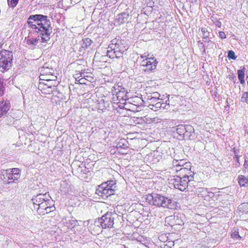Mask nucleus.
Listing matches in <instances>:
<instances>
[{"instance_id": "20e7f679", "label": "nucleus", "mask_w": 248, "mask_h": 248, "mask_svg": "<svg viewBox=\"0 0 248 248\" xmlns=\"http://www.w3.org/2000/svg\"><path fill=\"white\" fill-rule=\"evenodd\" d=\"M122 218V216H118L116 213L107 212L101 217L95 220L94 224L97 227H101L103 229L112 228L114 224V220L115 218Z\"/></svg>"}, {"instance_id": "423d86ee", "label": "nucleus", "mask_w": 248, "mask_h": 248, "mask_svg": "<svg viewBox=\"0 0 248 248\" xmlns=\"http://www.w3.org/2000/svg\"><path fill=\"white\" fill-rule=\"evenodd\" d=\"M0 57V71L4 72L11 67L13 54L11 51L1 49Z\"/></svg>"}, {"instance_id": "c9c22d12", "label": "nucleus", "mask_w": 248, "mask_h": 248, "mask_svg": "<svg viewBox=\"0 0 248 248\" xmlns=\"http://www.w3.org/2000/svg\"><path fill=\"white\" fill-rule=\"evenodd\" d=\"M241 101L248 104V92H244L241 97Z\"/></svg>"}, {"instance_id": "a878e982", "label": "nucleus", "mask_w": 248, "mask_h": 248, "mask_svg": "<svg viewBox=\"0 0 248 248\" xmlns=\"http://www.w3.org/2000/svg\"><path fill=\"white\" fill-rule=\"evenodd\" d=\"M175 128V130L178 135L182 139L185 138V131L186 130V125L180 124L177 126Z\"/></svg>"}, {"instance_id": "b1692460", "label": "nucleus", "mask_w": 248, "mask_h": 248, "mask_svg": "<svg viewBox=\"0 0 248 248\" xmlns=\"http://www.w3.org/2000/svg\"><path fill=\"white\" fill-rule=\"evenodd\" d=\"M60 190L63 194H66L70 192L72 189L66 181H62L61 183Z\"/></svg>"}, {"instance_id": "7ed1b4c3", "label": "nucleus", "mask_w": 248, "mask_h": 248, "mask_svg": "<svg viewBox=\"0 0 248 248\" xmlns=\"http://www.w3.org/2000/svg\"><path fill=\"white\" fill-rule=\"evenodd\" d=\"M127 48L124 40L114 38L111 41L108 46L107 55L110 59H120L123 57Z\"/></svg>"}, {"instance_id": "412c9836", "label": "nucleus", "mask_w": 248, "mask_h": 248, "mask_svg": "<svg viewBox=\"0 0 248 248\" xmlns=\"http://www.w3.org/2000/svg\"><path fill=\"white\" fill-rule=\"evenodd\" d=\"M195 130L192 126L189 124H186V130L185 131V138L186 139H192L194 137Z\"/></svg>"}, {"instance_id": "7c9ffc66", "label": "nucleus", "mask_w": 248, "mask_h": 248, "mask_svg": "<svg viewBox=\"0 0 248 248\" xmlns=\"http://www.w3.org/2000/svg\"><path fill=\"white\" fill-rule=\"evenodd\" d=\"M160 94L157 92H153L147 94L144 98H155L156 99H161L160 98Z\"/></svg>"}, {"instance_id": "79ce46f5", "label": "nucleus", "mask_w": 248, "mask_h": 248, "mask_svg": "<svg viewBox=\"0 0 248 248\" xmlns=\"http://www.w3.org/2000/svg\"><path fill=\"white\" fill-rule=\"evenodd\" d=\"M198 44L199 46H202V47H204V44L202 42H201L200 41L198 42Z\"/></svg>"}, {"instance_id": "8fccbe9b", "label": "nucleus", "mask_w": 248, "mask_h": 248, "mask_svg": "<svg viewBox=\"0 0 248 248\" xmlns=\"http://www.w3.org/2000/svg\"><path fill=\"white\" fill-rule=\"evenodd\" d=\"M1 46H2V44H1L0 43V48L1 47Z\"/></svg>"}, {"instance_id": "f8f14e48", "label": "nucleus", "mask_w": 248, "mask_h": 248, "mask_svg": "<svg viewBox=\"0 0 248 248\" xmlns=\"http://www.w3.org/2000/svg\"><path fill=\"white\" fill-rule=\"evenodd\" d=\"M39 24L38 14L31 15L28 17L27 21L28 28L31 29V31L36 33L37 35Z\"/></svg>"}, {"instance_id": "f704fd0d", "label": "nucleus", "mask_w": 248, "mask_h": 248, "mask_svg": "<svg viewBox=\"0 0 248 248\" xmlns=\"http://www.w3.org/2000/svg\"><path fill=\"white\" fill-rule=\"evenodd\" d=\"M19 0H7L8 5L10 7L14 8L17 5Z\"/></svg>"}, {"instance_id": "0eeeda50", "label": "nucleus", "mask_w": 248, "mask_h": 248, "mask_svg": "<svg viewBox=\"0 0 248 248\" xmlns=\"http://www.w3.org/2000/svg\"><path fill=\"white\" fill-rule=\"evenodd\" d=\"M148 104V107L151 109L156 111L159 109H168L170 108L169 97L165 103L163 102L162 99H156L155 98H145Z\"/></svg>"}, {"instance_id": "9b49d317", "label": "nucleus", "mask_w": 248, "mask_h": 248, "mask_svg": "<svg viewBox=\"0 0 248 248\" xmlns=\"http://www.w3.org/2000/svg\"><path fill=\"white\" fill-rule=\"evenodd\" d=\"M114 189L107 187L105 184H101L96 190V193L101 196L103 199H106L114 194Z\"/></svg>"}, {"instance_id": "cd10ccee", "label": "nucleus", "mask_w": 248, "mask_h": 248, "mask_svg": "<svg viewBox=\"0 0 248 248\" xmlns=\"http://www.w3.org/2000/svg\"><path fill=\"white\" fill-rule=\"evenodd\" d=\"M245 70V67H243L242 69L238 70L237 71L238 78L241 84H243L245 83L244 77Z\"/></svg>"}, {"instance_id": "a18cd8bd", "label": "nucleus", "mask_w": 248, "mask_h": 248, "mask_svg": "<svg viewBox=\"0 0 248 248\" xmlns=\"http://www.w3.org/2000/svg\"><path fill=\"white\" fill-rule=\"evenodd\" d=\"M235 157L236 158V160L238 162H239V157L238 155H235Z\"/></svg>"}, {"instance_id": "58836bf2", "label": "nucleus", "mask_w": 248, "mask_h": 248, "mask_svg": "<svg viewBox=\"0 0 248 248\" xmlns=\"http://www.w3.org/2000/svg\"><path fill=\"white\" fill-rule=\"evenodd\" d=\"M4 87L2 82H0V95H2L4 94Z\"/></svg>"}, {"instance_id": "6e6552de", "label": "nucleus", "mask_w": 248, "mask_h": 248, "mask_svg": "<svg viewBox=\"0 0 248 248\" xmlns=\"http://www.w3.org/2000/svg\"><path fill=\"white\" fill-rule=\"evenodd\" d=\"M1 179L5 183H10L18 180L20 177V170L18 168L4 170L2 171Z\"/></svg>"}, {"instance_id": "49530a36", "label": "nucleus", "mask_w": 248, "mask_h": 248, "mask_svg": "<svg viewBox=\"0 0 248 248\" xmlns=\"http://www.w3.org/2000/svg\"><path fill=\"white\" fill-rule=\"evenodd\" d=\"M99 109H101L102 110H104V109H105L106 108H101V106H99Z\"/></svg>"}, {"instance_id": "ea45409f", "label": "nucleus", "mask_w": 248, "mask_h": 248, "mask_svg": "<svg viewBox=\"0 0 248 248\" xmlns=\"http://www.w3.org/2000/svg\"><path fill=\"white\" fill-rule=\"evenodd\" d=\"M219 37L222 39H225L226 37L225 32L222 31H220L219 32Z\"/></svg>"}, {"instance_id": "72a5a7b5", "label": "nucleus", "mask_w": 248, "mask_h": 248, "mask_svg": "<svg viewBox=\"0 0 248 248\" xmlns=\"http://www.w3.org/2000/svg\"><path fill=\"white\" fill-rule=\"evenodd\" d=\"M228 58L229 59H232V60H236L237 58V57L236 56L234 52L232 50H229L228 52Z\"/></svg>"}, {"instance_id": "473e14b6", "label": "nucleus", "mask_w": 248, "mask_h": 248, "mask_svg": "<svg viewBox=\"0 0 248 248\" xmlns=\"http://www.w3.org/2000/svg\"><path fill=\"white\" fill-rule=\"evenodd\" d=\"M103 184H105L106 185H107V187L111 188V189H113L114 192L115 191L116 182L115 181L109 180V181H108L106 182L103 183Z\"/></svg>"}, {"instance_id": "39448f33", "label": "nucleus", "mask_w": 248, "mask_h": 248, "mask_svg": "<svg viewBox=\"0 0 248 248\" xmlns=\"http://www.w3.org/2000/svg\"><path fill=\"white\" fill-rule=\"evenodd\" d=\"M195 183L194 180L187 179L186 177H178L171 179L170 183L173 185L175 188L178 189L181 191L185 190L193 191L192 186Z\"/></svg>"}, {"instance_id": "c756f323", "label": "nucleus", "mask_w": 248, "mask_h": 248, "mask_svg": "<svg viewBox=\"0 0 248 248\" xmlns=\"http://www.w3.org/2000/svg\"><path fill=\"white\" fill-rule=\"evenodd\" d=\"M67 227L69 229H72L78 225V220L73 219V218L72 217L71 219H69L68 220V221L67 222Z\"/></svg>"}, {"instance_id": "ddd939ff", "label": "nucleus", "mask_w": 248, "mask_h": 248, "mask_svg": "<svg viewBox=\"0 0 248 248\" xmlns=\"http://www.w3.org/2000/svg\"><path fill=\"white\" fill-rule=\"evenodd\" d=\"M49 202H53V201L46 197L42 203H40V205L38 207H35V209H36L40 213L43 214L50 213L53 211L55 207L50 206V204H49V206H47V203H49Z\"/></svg>"}, {"instance_id": "f3484780", "label": "nucleus", "mask_w": 248, "mask_h": 248, "mask_svg": "<svg viewBox=\"0 0 248 248\" xmlns=\"http://www.w3.org/2000/svg\"><path fill=\"white\" fill-rule=\"evenodd\" d=\"M143 102V100L141 98L138 96H135L133 98H128L125 105H127L128 104H131L132 106L130 107L131 108L134 109L135 108V107H136V108L140 107L142 105Z\"/></svg>"}, {"instance_id": "c03bdc74", "label": "nucleus", "mask_w": 248, "mask_h": 248, "mask_svg": "<svg viewBox=\"0 0 248 248\" xmlns=\"http://www.w3.org/2000/svg\"><path fill=\"white\" fill-rule=\"evenodd\" d=\"M148 56H149V55H148L147 56H146V55H141L140 56V58H141V59H144V58H145V59H146V58H148Z\"/></svg>"}, {"instance_id": "4c0bfd02", "label": "nucleus", "mask_w": 248, "mask_h": 248, "mask_svg": "<svg viewBox=\"0 0 248 248\" xmlns=\"http://www.w3.org/2000/svg\"><path fill=\"white\" fill-rule=\"evenodd\" d=\"M212 20L214 21V23L216 27L218 28H220L221 26V22L218 20L217 19H215V20L214 21L213 19Z\"/></svg>"}, {"instance_id": "a19ab883", "label": "nucleus", "mask_w": 248, "mask_h": 248, "mask_svg": "<svg viewBox=\"0 0 248 248\" xmlns=\"http://www.w3.org/2000/svg\"><path fill=\"white\" fill-rule=\"evenodd\" d=\"M85 80V78H81L80 79H79L78 80V81L79 82L80 84H85V83L84 82V80Z\"/></svg>"}, {"instance_id": "4468645a", "label": "nucleus", "mask_w": 248, "mask_h": 248, "mask_svg": "<svg viewBox=\"0 0 248 248\" xmlns=\"http://www.w3.org/2000/svg\"><path fill=\"white\" fill-rule=\"evenodd\" d=\"M174 170L178 174L177 176L178 177H186L187 179H190L191 180H194V172L190 170V168L188 167H183L180 168V169H176Z\"/></svg>"}, {"instance_id": "dca6fc26", "label": "nucleus", "mask_w": 248, "mask_h": 248, "mask_svg": "<svg viewBox=\"0 0 248 248\" xmlns=\"http://www.w3.org/2000/svg\"><path fill=\"white\" fill-rule=\"evenodd\" d=\"M170 222V225L171 226L174 225H181L184 224V222L181 219V217L177 215L170 216L166 218L165 222Z\"/></svg>"}, {"instance_id": "2f4dec72", "label": "nucleus", "mask_w": 248, "mask_h": 248, "mask_svg": "<svg viewBox=\"0 0 248 248\" xmlns=\"http://www.w3.org/2000/svg\"><path fill=\"white\" fill-rule=\"evenodd\" d=\"M199 31H201L202 36L203 39H206V38H208L210 35V32L208 31L206 28L202 27L199 29Z\"/></svg>"}, {"instance_id": "f257e3e1", "label": "nucleus", "mask_w": 248, "mask_h": 248, "mask_svg": "<svg viewBox=\"0 0 248 248\" xmlns=\"http://www.w3.org/2000/svg\"><path fill=\"white\" fill-rule=\"evenodd\" d=\"M146 202L152 205L171 210H175L177 207V203L175 201L155 193L148 194L146 198Z\"/></svg>"}, {"instance_id": "a211bd4d", "label": "nucleus", "mask_w": 248, "mask_h": 248, "mask_svg": "<svg viewBox=\"0 0 248 248\" xmlns=\"http://www.w3.org/2000/svg\"><path fill=\"white\" fill-rule=\"evenodd\" d=\"M10 107L9 101L0 102V118L8 112Z\"/></svg>"}, {"instance_id": "1a4fd4ad", "label": "nucleus", "mask_w": 248, "mask_h": 248, "mask_svg": "<svg viewBox=\"0 0 248 248\" xmlns=\"http://www.w3.org/2000/svg\"><path fill=\"white\" fill-rule=\"evenodd\" d=\"M113 88L112 94L116 95L117 100L119 101L117 103L125 104L128 98L127 95L128 92L124 88L119 85H115Z\"/></svg>"}, {"instance_id": "de8ad7c7", "label": "nucleus", "mask_w": 248, "mask_h": 248, "mask_svg": "<svg viewBox=\"0 0 248 248\" xmlns=\"http://www.w3.org/2000/svg\"><path fill=\"white\" fill-rule=\"evenodd\" d=\"M244 166L246 167V166H248V164L245 162V163H244Z\"/></svg>"}, {"instance_id": "f03ea898", "label": "nucleus", "mask_w": 248, "mask_h": 248, "mask_svg": "<svg viewBox=\"0 0 248 248\" xmlns=\"http://www.w3.org/2000/svg\"><path fill=\"white\" fill-rule=\"evenodd\" d=\"M39 28L38 37H41V42L47 43L50 40V36L52 33L50 20L47 16L38 14Z\"/></svg>"}, {"instance_id": "09e8293b", "label": "nucleus", "mask_w": 248, "mask_h": 248, "mask_svg": "<svg viewBox=\"0 0 248 248\" xmlns=\"http://www.w3.org/2000/svg\"><path fill=\"white\" fill-rule=\"evenodd\" d=\"M52 202H49V203H47V206H49V204H50V206H51Z\"/></svg>"}, {"instance_id": "4be33fe9", "label": "nucleus", "mask_w": 248, "mask_h": 248, "mask_svg": "<svg viewBox=\"0 0 248 248\" xmlns=\"http://www.w3.org/2000/svg\"><path fill=\"white\" fill-rule=\"evenodd\" d=\"M174 170L178 169V168L190 167L189 163L186 162L184 160H176L173 162Z\"/></svg>"}, {"instance_id": "e433bc0d", "label": "nucleus", "mask_w": 248, "mask_h": 248, "mask_svg": "<svg viewBox=\"0 0 248 248\" xmlns=\"http://www.w3.org/2000/svg\"><path fill=\"white\" fill-rule=\"evenodd\" d=\"M231 237L233 239H241V237L239 234V233L238 232H234L231 234Z\"/></svg>"}, {"instance_id": "6ab92c4d", "label": "nucleus", "mask_w": 248, "mask_h": 248, "mask_svg": "<svg viewBox=\"0 0 248 248\" xmlns=\"http://www.w3.org/2000/svg\"><path fill=\"white\" fill-rule=\"evenodd\" d=\"M39 38H32L28 36L25 37V41L29 48L34 49L39 41Z\"/></svg>"}, {"instance_id": "9d476101", "label": "nucleus", "mask_w": 248, "mask_h": 248, "mask_svg": "<svg viewBox=\"0 0 248 248\" xmlns=\"http://www.w3.org/2000/svg\"><path fill=\"white\" fill-rule=\"evenodd\" d=\"M157 63L155 58H147L141 61L140 66L143 67V71L148 73L155 69Z\"/></svg>"}, {"instance_id": "c85d7f7f", "label": "nucleus", "mask_w": 248, "mask_h": 248, "mask_svg": "<svg viewBox=\"0 0 248 248\" xmlns=\"http://www.w3.org/2000/svg\"><path fill=\"white\" fill-rule=\"evenodd\" d=\"M238 183L241 186L248 187V179L244 175H239L238 178Z\"/></svg>"}, {"instance_id": "37998d69", "label": "nucleus", "mask_w": 248, "mask_h": 248, "mask_svg": "<svg viewBox=\"0 0 248 248\" xmlns=\"http://www.w3.org/2000/svg\"><path fill=\"white\" fill-rule=\"evenodd\" d=\"M204 42L205 43H209L210 42H211V40L209 39V37L208 38H206V39H204Z\"/></svg>"}, {"instance_id": "bb28decb", "label": "nucleus", "mask_w": 248, "mask_h": 248, "mask_svg": "<svg viewBox=\"0 0 248 248\" xmlns=\"http://www.w3.org/2000/svg\"><path fill=\"white\" fill-rule=\"evenodd\" d=\"M81 44V47L80 49L85 50L88 48L93 43L92 40L89 38H85L82 39Z\"/></svg>"}, {"instance_id": "5701e85b", "label": "nucleus", "mask_w": 248, "mask_h": 248, "mask_svg": "<svg viewBox=\"0 0 248 248\" xmlns=\"http://www.w3.org/2000/svg\"><path fill=\"white\" fill-rule=\"evenodd\" d=\"M129 16V14L127 12H124L117 16L116 20L119 22V24H122L128 21Z\"/></svg>"}, {"instance_id": "aec40b11", "label": "nucleus", "mask_w": 248, "mask_h": 248, "mask_svg": "<svg viewBox=\"0 0 248 248\" xmlns=\"http://www.w3.org/2000/svg\"><path fill=\"white\" fill-rule=\"evenodd\" d=\"M46 197V193L45 194H39L36 196H34L32 199V202L34 208L38 207L40 205V203H42Z\"/></svg>"}, {"instance_id": "2eb2a0df", "label": "nucleus", "mask_w": 248, "mask_h": 248, "mask_svg": "<svg viewBox=\"0 0 248 248\" xmlns=\"http://www.w3.org/2000/svg\"><path fill=\"white\" fill-rule=\"evenodd\" d=\"M194 192L198 197L203 198L204 200H207L208 198H213L214 196L213 192L209 191L207 188L201 187L196 188Z\"/></svg>"}, {"instance_id": "393cba45", "label": "nucleus", "mask_w": 248, "mask_h": 248, "mask_svg": "<svg viewBox=\"0 0 248 248\" xmlns=\"http://www.w3.org/2000/svg\"><path fill=\"white\" fill-rule=\"evenodd\" d=\"M115 147L116 148L118 149H127L128 146V141L124 139H121L119 141H117L116 143Z\"/></svg>"}]
</instances>
